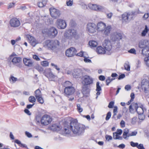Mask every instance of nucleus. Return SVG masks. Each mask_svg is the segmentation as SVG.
I'll list each match as a JSON object with an SVG mask.
<instances>
[{"mask_svg":"<svg viewBox=\"0 0 149 149\" xmlns=\"http://www.w3.org/2000/svg\"><path fill=\"white\" fill-rule=\"evenodd\" d=\"M77 107L78 111L80 113L82 112L83 109L81 107L80 104H77Z\"/></svg>","mask_w":149,"mask_h":149,"instance_id":"8fccbe9b","label":"nucleus"},{"mask_svg":"<svg viewBox=\"0 0 149 149\" xmlns=\"http://www.w3.org/2000/svg\"><path fill=\"white\" fill-rule=\"evenodd\" d=\"M37 99L38 101L41 104H43L44 102V100L42 97V96L38 97L36 98Z\"/></svg>","mask_w":149,"mask_h":149,"instance_id":"de8ad7c7","label":"nucleus"},{"mask_svg":"<svg viewBox=\"0 0 149 149\" xmlns=\"http://www.w3.org/2000/svg\"><path fill=\"white\" fill-rule=\"evenodd\" d=\"M34 68L40 72H41L43 71V69L42 68L38 65H36L35 66Z\"/></svg>","mask_w":149,"mask_h":149,"instance_id":"a19ab883","label":"nucleus"},{"mask_svg":"<svg viewBox=\"0 0 149 149\" xmlns=\"http://www.w3.org/2000/svg\"><path fill=\"white\" fill-rule=\"evenodd\" d=\"M33 59H35L37 61H39L40 60V58L37 55H33Z\"/></svg>","mask_w":149,"mask_h":149,"instance_id":"0e129e2a","label":"nucleus"},{"mask_svg":"<svg viewBox=\"0 0 149 149\" xmlns=\"http://www.w3.org/2000/svg\"><path fill=\"white\" fill-rule=\"evenodd\" d=\"M114 104V102L113 101L111 102L108 105V107L109 108H112Z\"/></svg>","mask_w":149,"mask_h":149,"instance_id":"4d7b16f0","label":"nucleus"},{"mask_svg":"<svg viewBox=\"0 0 149 149\" xmlns=\"http://www.w3.org/2000/svg\"><path fill=\"white\" fill-rule=\"evenodd\" d=\"M75 89L73 86L69 88H65L64 93L67 96L71 95L74 94L75 92Z\"/></svg>","mask_w":149,"mask_h":149,"instance_id":"2eb2a0df","label":"nucleus"},{"mask_svg":"<svg viewBox=\"0 0 149 149\" xmlns=\"http://www.w3.org/2000/svg\"><path fill=\"white\" fill-rule=\"evenodd\" d=\"M76 52V49L74 48L71 47L66 50L65 54L67 57H72L75 55Z\"/></svg>","mask_w":149,"mask_h":149,"instance_id":"4468645a","label":"nucleus"},{"mask_svg":"<svg viewBox=\"0 0 149 149\" xmlns=\"http://www.w3.org/2000/svg\"><path fill=\"white\" fill-rule=\"evenodd\" d=\"M116 44L114 43L113 42V41H110L108 39H106L104 40L103 44V46L106 51V54L110 55L111 53V49L112 46L115 47L117 48L115 45Z\"/></svg>","mask_w":149,"mask_h":149,"instance_id":"20e7f679","label":"nucleus"},{"mask_svg":"<svg viewBox=\"0 0 149 149\" xmlns=\"http://www.w3.org/2000/svg\"><path fill=\"white\" fill-rule=\"evenodd\" d=\"M49 10L50 15L53 18L56 19L60 16L61 14L59 10L53 7L50 8Z\"/></svg>","mask_w":149,"mask_h":149,"instance_id":"9b49d317","label":"nucleus"},{"mask_svg":"<svg viewBox=\"0 0 149 149\" xmlns=\"http://www.w3.org/2000/svg\"><path fill=\"white\" fill-rule=\"evenodd\" d=\"M129 130L127 128H125L123 130V137L125 139H126L127 137H130Z\"/></svg>","mask_w":149,"mask_h":149,"instance_id":"c756f323","label":"nucleus"},{"mask_svg":"<svg viewBox=\"0 0 149 149\" xmlns=\"http://www.w3.org/2000/svg\"><path fill=\"white\" fill-rule=\"evenodd\" d=\"M41 65L43 67H47L49 65V62L47 61H43L41 63Z\"/></svg>","mask_w":149,"mask_h":149,"instance_id":"a18cd8bd","label":"nucleus"},{"mask_svg":"<svg viewBox=\"0 0 149 149\" xmlns=\"http://www.w3.org/2000/svg\"><path fill=\"white\" fill-rule=\"evenodd\" d=\"M57 33V30L55 28L52 27L49 28L48 34L49 36L54 38L56 36Z\"/></svg>","mask_w":149,"mask_h":149,"instance_id":"a211bd4d","label":"nucleus"},{"mask_svg":"<svg viewBox=\"0 0 149 149\" xmlns=\"http://www.w3.org/2000/svg\"><path fill=\"white\" fill-rule=\"evenodd\" d=\"M121 127L122 128L124 127L125 126V122L123 120H122L120 123Z\"/></svg>","mask_w":149,"mask_h":149,"instance_id":"680f3d73","label":"nucleus"},{"mask_svg":"<svg viewBox=\"0 0 149 149\" xmlns=\"http://www.w3.org/2000/svg\"><path fill=\"white\" fill-rule=\"evenodd\" d=\"M96 52L98 54H106V51L105 49L101 46H98L96 48Z\"/></svg>","mask_w":149,"mask_h":149,"instance_id":"393cba45","label":"nucleus"},{"mask_svg":"<svg viewBox=\"0 0 149 149\" xmlns=\"http://www.w3.org/2000/svg\"><path fill=\"white\" fill-rule=\"evenodd\" d=\"M137 148L139 149H145L143 147V144H140L139 145L138 144Z\"/></svg>","mask_w":149,"mask_h":149,"instance_id":"e2e57ef3","label":"nucleus"},{"mask_svg":"<svg viewBox=\"0 0 149 149\" xmlns=\"http://www.w3.org/2000/svg\"><path fill=\"white\" fill-rule=\"evenodd\" d=\"M72 84L69 81H65L63 84V86L65 88H69V87H72Z\"/></svg>","mask_w":149,"mask_h":149,"instance_id":"f704fd0d","label":"nucleus"},{"mask_svg":"<svg viewBox=\"0 0 149 149\" xmlns=\"http://www.w3.org/2000/svg\"><path fill=\"white\" fill-rule=\"evenodd\" d=\"M149 31V29L147 26L146 25L144 29L142 31L141 33V35L142 36H145L148 32Z\"/></svg>","mask_w":149,"mask_h":149,"instance_id":"72a5a7b5","label":"nucleus"},{"mask_svg":"<svg viewBox=\"0 0 149 149\" xmlns=\"http://www.w3.org/2000/svg\"><path fill=\"white\" fill-rule=\"evenodd\" d=\"M79 37V34L76 30L74 29H69L65 31L62 41L68 43H71L74 40L78 39Z\"/></svg>","mask_w":149,"mask_h":149,"instance_id":"f03ea898","label":"nucleus"},{"mask_svg":"<svg viewBox=\"0 0 149 149\" xmlns=\"http://www.w3.org/2000/svg\"><path fill=\"white\" fill-rule=\"evenodd\" d=\"M29 101L31 103L34 102L36 101V98L33 96H30L29 98Z\"/></svg>","mask_w":149,"mask_h":149,"instance_id":"49530a36","label":"nucleus"},{"mask_svg":"<svg viewBox=\"0 0 149 149\" xmlns=\"http://www.w3.org/2000/svg\"><path fill=\"white\" fill-rule=\"evenodd\" d=\"M35 94L36 98L42 96L41 93L39 89H38L35 91Z\"/></svg>","mask_w":149,"mask_h":149,"instance_id":"e433bc0d","label":"nucleus"},{"mask_svg":"<svg viewBox=\"0 0 149 149\" xmlns=\"http://www.w3.org/2000/svg\"><path fill=\"white\" fill-rule=\"evenodd\" d=\"M47 2V0H39L38 3V6L39 7L44 6Z\"/></svg>","mask_w":149,"mask_h":149,"instance_id":"7c9ffc66","label":"nucleus"},{"mask_svg":"<svg viewBox=\"0 0 149 149\" xmlns=\"http://www.w3.org/2000/svg\"><path fill=\"white\" fill-rule=\"evenodd\" d=\"M85 129L84 125L72 121L70 125L65 126L63 132L64 134H69L71 131L75 135L80 136L83 134Z\"/></svg>","mask_w":149,"mask_h":149,"instance_id":"f257e3e1","label":"nucleus"},{"mask_svg":"<svg viewBox=\"0 0 149 149\" xmlns=\"http://www.w3.org/2000/svg\"><path fill=\"white\" fill-rule=\"evenodd\" d=\"M90 91V90L87 86L84 85L83 88L82 93L85 96H88Z\"/></svg>","mask_w":149,"mask_h":149,"instance_id":"a878e982","label":"nucleus"},{"mask_svg":"<svg viewBox=\"0 0 149 149\" xmlns=\"http://www.w3.org/2000/svg\"><path fill=\"white\" fill-rule=\"evenodd\" d=\"M88 54H87L86 56L85 57H84V61L86 63H91V60L88 58Z\"/></svg>","mask_w":149,"mask_h":149,"instance_id":"58836bf2","label":"nucleus"},{"mask_svg":"<svg viewBox=\"0 0 149 149\" xmlns=\"http://www.w3.org/2000/svg\"><path fill=\"white\" fill-rule=\"evenodd\" d=\"M105 138L107 141H109L112 140L113 139L112 137L111 136L107 135H105Z\"/></svg>","mask_w":149,"mask_h":149,"instance_id":"603ef678","label":"nucleus"},{"mask_svg":"<svg viewBox=\"0 0 149 149\" xmlns=\"http://www.w3.org/2000/svg\"><path fill=\"white\" fill-rule=\"evenodd\" d=\"M122 34L119 32H114L111 35V40L113 42L116 44L115 46L116 48H119L120 47V45L119 41L122 39Z\"/></svg>","mask_w":149,"mask_h":149,"instance_id":"39448f33","label":"nucleus"},{"mask_svg":"<svg viewBox=\"0 0 149 149\" xmlns=\"http://www.w3.org/2000/svg\"><path fill=\"white\" fill-rule=\"evenodd\" d=\"M52 121V118L50 116L45 115L42 116L40 122L42 125H46L50 123Z\"/></svg>","mask_w":149,"mask_h":149,"instance_id":"9d476101","label":"nucleus"},{"mask_svg":"<svg viewBox=\"0 0 149 149\" xmlns=\"http://www.w3.org/2000/svg\"><path fill=\"white\" fill-rule=\"evenodd\" d=\"M131 146L133 147H137L138 145V144L137 143H134L133 141H131L130 142Z\"/></svg>","mask_w":149,"mask_h":149,"instance_id":"5fc2aeb1","label":"nucleus"},{"mask_svg":"<svg viewBox=\"0 0 149 149\" xmlns=\"http://www.w3.org/2000/svg\"><path fill=\"white\" fill-rule=\"evenodd\" d=\"M60 42L57 40H48L43 43V47L46 49L53 52H56L59 47Z\"/></svg>","mask_w":149,"mask_h":149,"instance_id":"7ed1b4c3","label":"nucleus"},{"mask_svg":"<svg viewBox=\"0 0 149 149\" xmlns=\"http://www.w3.org/2000/svg\"><path fill=\"white\" fill-rule=\"evenodd\" d=\"M133 105L138 114L143 113L146 111V108L143 105L139 106L137 103H134Z\"/></svg>","mask_w":149,"mask_h":149,"instance_id":"f8f14e48","label":"nucleus"},{"mask_svg":"<svg viewBox=\"0 0 149 149\" xmlns=\"http://www.w3.org/2000/svg\"><path fill=\"white\" fill-rule=\"evenodd\" d=\"M130 15L127 13H125L122 15V21L123 22L127 23L129 21V17Z\"/></svg>","mask_w":149,"mask_h":149,"instance_id":"b1692460","label":"nucleus"},{"mask_svg":"<svg viewBox=\"0 0 149 149\" xmlns=\"http://www.w3.org/2000/svg\"><path fill=\"white\" fill-rule=\"evenodd\" d=\"M10 23L11 26L13 27H18L20 24L19 21L16 18H13L11 19Z\"/></svg>","mask_w":149,"mask_h":149,"instance_id":"aec40b11","label":"nucleus"},{"mask_svg":"<svg viewBox=\"0 0 149 149\" xmlns=\"http://www.w3.org/2000/svg\"><path fill=\"white\" fill-rule=\"evenodd\" d=\"M56 24L57 27L60 29H64L67 26V24L65 20L60 19H57Z\"/></svg>","mask_w":149,"mask_h":149,"instance_id":"ddd939ff","label":"nucleus"},{"mask_svg":"<svg viewBox=\"0 0 149 149\" xmlns=\"http://www.w3.org/2000/svg\"><path fill=\"white\" fill-rule=\"evenodd\" d=\"M122 132H123L122 130L120 129H118L116 131V132H115L116 133H117V134L120 135L122 134Z\"/></svg>","mask_w":149,"mask_h":149,"instance_id":"69168bd1","label":"nucleus"},{"mask_svg":"<svg viewBox=\"0 0 149 149\" xmlns=\"http://www.w3.org/2000/svg\"><path fill=\"white\" fill-rule=\"evenodd\" d=\"M73 4V0H69L66 1V4L68 6H71Z\"/></svg>","mask_w":149,"mask_h":149,"instance_id":"3c124183","label":"nucleus"},{"mask_svg":"<svg viewBox=\"0 0 149 149\" xmlns=\"http://www.w3.org/2000/svg\"><path fill=\"white\" fill-rule=\"evenodd\" d=\"M113 137L114 139H118L120 140L122 139V137L120 136L119 135L115 132L113 133Z\"/></svg>","mask_w":149,"mask_h":149,"instance_id":"c9c22d12","label":"nucleus"},{"mask_svg":"<svg viewBox=\"0 0 149 149\" xmlns=\"http://www.w3.org/2000/svg\"><path fill=\"white\" fill-rule=\"evenodd\" d=\"M87 53L85 52H81L77 53V55L80 57H85L86 55L87 54Z\"/></svg>","mask_w":149,"mask_h":149,"instance_id":"79ce46f5","label":"nucleus"},{"mask_svg":"<svg viewBox=\"0 0 149 149\" xmlns=\"http://www.w3.org/2000/svg\"><path fill=\"white\" fill-rule=\"evenodd\" d=\"M50 128L51 130L54 131H59L61 129V127L60 125L56 124H53L50 127Z\"/></svg>","mask_w":149,"mask_h":149,"instance_id":"5701e85b","label":"nucleus"},{"mask_svg":"<svg viewBox=\"0 0 149 149\" xmlns=\"http://www.w3.org/2000/svg\"><path fill=\"white\" fill-rule=\"evenodd\" d=\"M137 134V132L136 131H134L132 132L131 133H129V136H134L136 135Z\"/></svg>","mask_w":149,"mask_h":149,"instance_id":"bf43d9fd","label":"nucleus"},{"mask_svg":"<svg viewBox=\"0 0 149 149\" xmlns=\"http://www.w3.org/2000/svg\"><path fill=\"white\" fill-rule=\"evenodd\" d=\"M15 3H10L8 5V8H12L14 6Z\"/></svg>","mask_w":149,"mask_h":149,"instance_id":"774afa93","label":"nucleus"},{"mask_svg":"<svg viewBox=\"0 0 149 149\" xmlns=\"http://www.w3.org/2000/svg\"><path fill=\"white\" fill-rule=\"evenodd\" d=\"M26 37L28 40V41L30 45L33 47H35L36 45L38 43L37 40L33 37L28 35Z\"/></svg>","mask_w":149,"mask_h":149,"instance_id":"f3484780","label":"nucleus"},{"mask_svg":"<svg viewBox=\"0 0 149 149\" xmlns=\"http://www.w3.org/2000/svg\"><path fill=\"white\" fill-rule=\"evenodd\" d=\"M125 69L127 71L130 70V66L128 63H125L124 65Z\"/></svg>","mask_w":149,"mask_h":149,"instance_id":"c03bdc74","label":"nucleus"},{"mask_svg":"<svg viewBox=\"0 0 149 149\" xmlns=\"http://www.w3.org/2000/svg\"><path fill=\"white\" fill-rule=\"evenodd\" d=\"M139 47L140 48H143L149 46V40H140L139 43Z\"/></svg>","mask_w":149,"mask_h":149,"instance_id":"6ab92c4d","label":"nucleus"},{"mask_svg":"<svg viewBox=\"0 0 149 149\" xmlns=\"http://www.w3.org/2000/svg\"><path fill=\"white\" fill-rule=\"evenodd\" d=\"M111 116V113L110 112H109L107 114L106 118V120H108L110 118Z\"/></svg>","mask_w":149,"mask_h":149,"instance_id":"6e6d98bb","label":"nucleus"},{"mask_svg":"<svg viewBox=\"0 0 149 149\" xmlns=\"http://www.w3.org/2000/svg\"><path fill=\"white\" fill-rule=\"evenodd\" d=\"M139 120H143L145 118V116L143 113L139 114Z\"/></svg>","mask_w":149,"mask_h":149,"instance_id":"09e8293b","label":"nucleus"},{"mask_svg":"<svg viewBox=\"0 0 149 149\" xmlns=\"http://www.w3.org/2000/svg\"><path fill=\"white\" fill-rule=\"evenodd\" d=\"M81 71L79 70L76 69L74 70L72 73V75L74 77L77 78L81 74Z\"/></svg>","mask_w":149,"mask_h":149,"instance_id":"473e14b6","label":"nucleus"},{"mask_svg":"<svg viewBox=\"0 0 149 149\" xmlns=\"http://www.w3.org/2000/svg\"><path fill=\"white\" fill-rule=\"evenodd\" d=\"M81 79L82 83L85 86L90 85L93 83V78L88 75L83 76L82 77Z\"/></svg>","mask_w":149,"mask_h":149,"instance_id":"423d86ee","label":"nucleus"},{"mask_svg":"<svg viewBox=\"0 0 149 149\" xmlns=\"http://www.w3.org/2000/svg\"><path fill=\"white\" fill-rule=\"evenodd\" d=\"M96 91L97 92L96 95L97 96L96 97V98L97 99L98 97V96L100 95V91H101L102 88L101 86L100 85V83L99 82H97L96 84Z\"/></svg>","mask_w":149,"mask_h":149,"instance_id":"cd10ccee","label":"nucleus"},{"mask_svg":"<svg viewBox=\"0 0 149 149\" xmlns=\"http://www.w3.org/2000/svg\"><path fill=\"white\" fill-rule=\"evenodd\" d=\"M17 80V78L14 77L13 76H11L10 79V81L11 83H15Z\"/></svg>","mask_w":149,"mask_h":149,"instance_id":"37998d69","label":"nucleus"},{"mask_svg":"<svg viewBox=\"0 0 149 149\" xmlns=\"http://www.w3.org/2000/svg\"><path fill=\"white\" fill-rule=\"evenodd\" d=\"M125 89L127 91H129L131 89V86L130 85H127L125 86Z\"/></svg>","mask_w":149,"mask_h":149,"instance_id":"338daca9","label":"nucleus"},{"mask_svg":"<svg viewBox=\"0 0 149 149\" xmlns=\"http://www.w3.org/2000/svg\"><path fill=\"white\" fill-rule=\"evenodd\" d=\"M142 54L144 56L149 55V46L143 48L141 50Z\"/></svg>","mask_w":149,"mask_h":149,"instance_id":"c85d7f7f","label":"nucleus"},{"mask_svg":"<svg viewBox=\"0 0 149 149\" xmlns=\"http://www.w3.org/2000/svg\"><path fill=\"white\" fill-rule=\"evenodd\" d=\"M49 30V28H44L42 29V33L44 34H47L48 35V32Z\"/></svg>","mask_w":149,"mask_h":149,"instance_id":"ea45409f","label":"nucleus"},{"mask_svg":"<svg viewBox=\"0 0 149 149\" xmlns=\"http://www.w3.org/2000/svg\"><path fill=\"white\" fill-rule=\"evenodd\" d=\"M89 45L91 48L96 47L98 45V42L94 40H91L89 42Z\"/></svg>","mask_w":149,"mask_h":149,"instance_id":"2f4dec72","label":"nucleus"},{"mask_svg":"<svg viewBox=\"0 0 149 149\" xmlns=\"http://www.w3.org/2000/svg\"><path fill=\"white\" fill-rule=\"evenodd\" d=\"M23 62L24 64L26 66L31 67L33 66V62L31 60L30 58H24Z\"/></svg>","mask_w":149,"mask_h":149,"instance_id":"4be33fe9","label":"nucleus"},{"mask_svg":"<svg viewBox=\"0 0 149 149\" xmlns=\"http://www.w3.org/2000/svg\"><path fill=\"white\" fill-rule=\"evenodd\" d=\"M44 72L45 75L50 81H55L57 79V77L52 72L51 69L50 68L46 69Z\"/></svg>","mask_w":149,"mask_h":149,"instance_id":"0eeeda50","label":"nucleus"},{"mask_svg":"<svg viewBox=\"0 0 149 149\" xmlns=\"http://www.w3.org/2000/svg\"><path fill=\"white\" fill-rule=\"evenodd\" d=\"M97 29L96 25L93 23H88L86 26V31L89 33L93 34L95 33Z\"/></svg>","mask_w":149,"mask_h":149,"instance_id":"1a4fd4ad","label":"nucleus"},{"mask_svg":"<svg viewBox=\"0 0 149 149\" xmlns=\"http://www.w3.org/2000/svg\"><path fill=\"white\" fill-rule=\"evenodd\" d=\"M144 63L145 65L149 68V56L144 58Z\"/></svg>","mask_w":149,"mask_h":149,"instance_id":"4c0bfd02","label":"nucleus"},{"mask_svg":"<svg viewBox=\"0 0 149 149\" xmlns=\"http://www.w3.org/2000/svg\"><path fill=\"white\" fill-rule=\"evenodd\" d=\"M106 25L104 23L100 22L96 25L97 29L99 31L103 32L105 29Z\"/></svg>","mask_w":149,"mask_h":149,"instance_id":"412c9836","label":"nucleus"},{"mask_svg":"<svg viewBox=\"0 0 149 149\" xmlns=\"http://www.w3.org/2000/svg\"><path fill=\"white\" fill-rule=\"evenodd\" d=\"M149 16V14L148 13H145L143 17V19L146 20L148 18Z\"/></svg>","mask_w":149,"mask_h":149,"instance_id":"13d9d810","label":"nucleus"},{"mask_svg":"<svg viewBox=\"0 0 149 149\" xmlns=\"http://www.w3.org/2000/svg\"><path fill=\"white\" fill-rule=\"evenodd\" d=\"M111 29L112 27L111 25L106 26L104 31V34L106 36H108L110 33Z\"/></svg>","mask_w":149,"mask_h":149,"instance_id":"bb28decb","label":"nucleus"},{"mask_svg":"<svg viewBox=\"0 0 149 149\" xmlns=\"http://www.w3.org/2000/svg\"><path fill=\"white\" fill-rule=\"evenodd\" d=\"M26 135L28 138L32 137V136L31 134L29 132L26 131L25 133Z\"/></svg>","mask_w":149,"mask_h":149,"instance_id":"052dcab7","label":"nucleus"},{"mask_svg":"<svg viewBox=\"0 0 149 149\" xmlns=\"http://www.w3.org/2000/svg\"><path fill=\"white\" fill-rule=\"evenodd\" d=\"M22 58L20 57H15L13 59L12 61L14 65L20 68L22 67Z\"/></svg>","mask_w":149,"mask_h":149,"instance_id":"dca6fc26","label":"nucleus"},{"mask_svg":"<svg viewBox=\"0 0 149 149\" xmlns=\"http://www.w3.org/2000/svg\"><path fill=\"white\" fill-rule=\"evenodd\" d=\"M128 52L130 53L133 54H136V50L134 48H132L130 50L128 51Z\"/></svg>","mask_w":149,"mask_h":149,"instance_id":"864d4df0","label":"nucleus"},{"mask_svg":"<svg viewBox=\"0 0 149 149\" xmlns=\"http://www.w3.org/2000/svg\"><path fill=\"white\" fill-rule=\"evenodd\" d=\"M88 6L90 9L96 11H103L105 9L103 6L95 4L89 3Z\"/></svg>","mask_w":149,"mask_h":149,"instance_id":"6e6552de","label":"nucleus"}]
</instances>
